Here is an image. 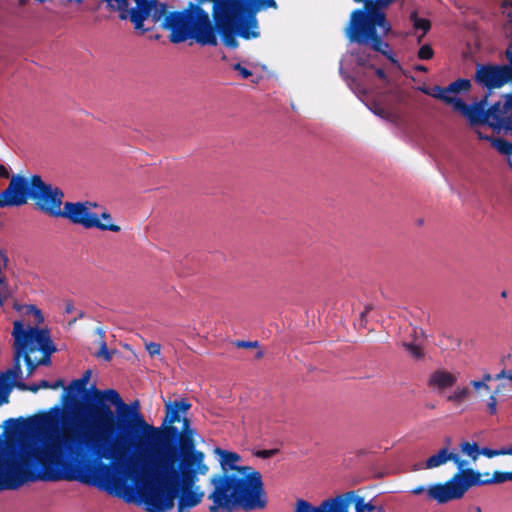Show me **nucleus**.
<instances>
[{
  "instance_id": "obj_8",
  "label": "nucleus",
  "mask_w": 512,
  "mask_h": 512,
  "mask_svg": "<svg viewBox=\"0 0 512 512\" xmlns=\"http://www.w3.org/2000/svg\"><path fill=\"white\" fill-rule=\"evenodd\" d=\"M487 97L469 104L465 119L479 139H490L488 130L495 133L512 135V92L501 98L489 108Z\"/></svg>"
},
{
  "instance_id": "obj_32",
  "label": "nucleus",
  "mask_w": 512,
  "mask_h": 512,
  "mask_svg": "<svg viewBox=\"0 0 512 512\" xmlns=\"http://www.w3.org/2000/svg\"><path fill=\"white\" fill-rule=\"evenodd\" d=\"M418 56L423 60L430 59L433 56V50L430 46L424 45L419 49Z\"/></svg>"
},
{
  "instance_id": "obj_44",
  "label": "nucleus",
  "mask_w": 512,
  "mask_h": 512,
  "mask_svg": "<svg viewBox=\"0 0 512 512\" xmlns=\"http://www.w3.org/2000/svg\"><path fill=\"white\" fill-rule=\"evenodd\" d=\"M424 491L427 493V488H425L423 486H419V487L414 488L411 492L414 495H419V494H421Z\"/></svg>"
},
{
  "instance_id": "obj_12",
  "label": "nucleus",
  "mask_w": 512,
  "mask_h": 512,
  "mask_svg": "<svg viewBox=\"0 0 512 512\" xmlns=\"http://www.w3.org/2000/svg\"><path fill=\"white\" fill-rule=\"evenodd\" d=\"M470 489L465 470L455 474L444 483H435L427 487V496L437 503H447L461 499Z\"/></svg>"
},
{
  "instance_id": "obj_51",
  "label": "nucleus",
  "mask_w": 512,
  "mask_h": 512,
  "mask_svg": "<svg viewBox=\"0 0 512 512\" xmlns=\"http://www.w3.org/2000/svg\"><path fill=\"white\" fill-rule=\"evenodd\" d=\"M505 30H507V28H506V27H505ZM505 34H506L507 36H510V34L508 33V31H505Z\"/></svg>"
},
{
  "instance_id": "obj_22",
  "label": "nucleus",
  "mask_w": 512,
  "mask_h": 512,
  "mask_svg": "<svg viewBox=\"0 0 512 512\" xmlns=\"http://www.w3.org/2000/svg\"><path fill=\"white\" fill-rule=\"evenodd\" d=\"M472 398V391L470 384L469 385H462L457 386L455 389H453L446 397L447 401L455 404L460 405L469 399Z\"/></svg>"
},
{
  "instance_id": "obj_39",
  "label": "nucleus",
  "mask_w": 512,
  "mask_h": 512,
  "mask_svg": "<svg viewBox=\"0 0 512 512\" xmlns=\"http://www.w3.org/2000/svg\"><path fill=\"white\" fill-rule=\"evenodd\" d=\"M502 456H512V444H508L505 446L500 447Z\"/></svg>"
},
{
  "instance_id": "obj_40",
  "label": "nucleus",
  "mask_w": 512,
  "mask_h": 512,
  "mask_svg": "<svg viewBox=\"0 0 512 512\" xmlns=\"http://www.w3.org/2000/svg\"><path fill=\"white\" fill-rule=\"evenodd\" d=\"M183 427H184V431H183L182 437L188 438L190 435L193 434V432L188 429V424H187L186 419L183 420Z\"/></svg>"
},
{
  "instance_id": "obj_26",
  "label": "nucleus",
  "mask_w": 512,
  "mask_h": 512,
  "mask_svg": "<svg viewBox=\"0 0 512 512\" xmlns=\"http://www.w3.org/2000/svg\"><path fill=\"white\" fill-rule=\"evenodd\" d=\"M85 387H86V382L84 380H76V381L72 382L66 391V393H67L66 397L70 398V397H77V396L81 395L84 392Z\"/></svg>"
},
{
  "instance_id": "obj_30",
  "label": "nucleus",
  "mask_w": 512,
  "mask_h": 512,
  "mask_svg": "<svg viewBox=\"0 0 512 512\" xmlns=\"http://www.w3.org/2000/svg\"><path fill=\"white\" fill-rule=\"evenodd\" d=\"M95 355L106 361L112 358V352L108 350L106 344L102 341V336H100L99 349L95 351Z\"/></svg>"
},
{
  "instance_id": "obj_33",
  "label": "nucleus",
  "mask_w": 512,
  "mask_h": 512,
  "mask_svg": "<svg viewBox=\"0 0 512 512\" xmlns=\"http://www.w3.org/2000/svg\"><path fill=\"white\" fill-rule=\"evenodd\" d=\"M500 452H502L501 448H498V449L483 448L480 451V454H482L483 456H485L487 458H494L497 456H502V453H500Z\"/></svg>"
},
{
  "instance_id": "obj_50",
  "label": "nucleus",
  "mask_w": 512,
  "mask_h": 512,
  "mask_svg": "<svg viewBox=\"0 0 512 512\" xmlns=\"http://www.w3.org/2000/svg\"><path fill=\"white\" fill-rule=\"evenodd\" d=\"M27 2V0H20V4L24 5Z\"/></svg>"
},
{
  "instance_id": "obj_48",
  "label": "nucleus",
  "mask_w": 512,
  "mask_h": 512,
  "mask_svg": "<svg viewBox=\"0 0 512 512\" xmlns=\"http://www.w3.org/2000/svg\"><path fill=\"white\" fill-rule=\"evenodd\" d=\"M38 388L39 387H33V388H30V390L33 391V392H37Z\"/></svg>"
},
{
  "instance_id": "obj_47",
  "label": "nucleus",
  "mask_w": 512,
  "mask_h": 512,
  "mask_svg": "<svg viewBox=\"0 0 512 512\" xmlns=\"http://www.w3.org/2000/svg\"><path fill=\"white\" fill-rule=\"evenodd\" d=\"M40 387H42V388H47V387H48V384H47L45 381H43Z\"/></svg>"
},
{
  "instance_id": "obj_23",
  "label": "nucleus",
  "mask_w": 512,
  "mask_h": 512,
  "mask_svg": "<svg viewBox=\"0 0 512 512\" xmlns=\"http://www.w3.org/2000/svg\"><path fill=\"white\" fill-rule=\"evenodd\" d=\"M467 480L469 483V487H474L478 485H491L493 484V473L485 472L480 473L473 469L465 470Z\"/></svg>"
},
{
  "instance_id": "obj_38",
  "label": "nucleus",
  "mask_w": 512,
  "mask_h": 512,
  "mask_svg": "<svg viewBox=\"0 0 512 512\" xmlns=\"http://www.w3.org/2000/svg\"><path fill=\"white\" fill-rule=\"evenodd\" d=\"M257 345H258L257 342L240 341V342L237 343V347L247 348V349L255 348V347H257Z\"/></svg>"
},
{
  "instance_id": "obj_36",
  "label": "nucleus",
  "mask_w": 512,
  "mask_h": 512,
  "mask_svg": "<svg viewBox=\"0 0 512 512\" xmlns=\"http://www.w3.org/2000/svg\"><path fill=\"white\" fill-rule=\"evenodd\" d=\"M356 61L359 65L362 66H372V64L370 63L372 61L370 55H357Z\"/></svg>"
},
{
  "instance_id": "obj_46",
  "label": "nucleus",
  "mask_w": 512,
  "mask_h": 512,
  "mask_svg": "<svg viewBox=\"0 0 512 512\" xmlns=\"http://www.w3.org/2000/svg\"><path fill=\"white\" fill-rule=\"evenodd\" d=\"M375 113H377L381 117H386V114L384 112H382V111H375Z\"/></svg>"
},
{
  "instance_id": "obj_2",
  "label": "nucleus",
  "mask_w": 512,
  "mask_h": 512,
  "mask_svg": "<svg viewBox=\"0 0 512 512\" xmlns=\"http://www.w3.org/2000/svg\"><path fill=\"white\" fill-rule=\"evenodd\" d=\"M36 421L41 431L22 435L0 449V489L16 474L41 472L46 477L85 453L89 444L78 431L48 430L52 423L50 415Z\"/></svg>"
},
{
  "instance_id": "obj_41",
  "label": "nucleus",
  "mask_w": 512,
  "mask_h": 512,
  "mask_svg": "<svg viewBox=\"0 0 512 512\" xmlns=\"http://www.w3.org/2000/svg\"><path fill=\"white\" fill-rule=\"evenodd\" d=\"M105 397L107 399H109L110 401L112 402H116L118 400V394L114 391H108L106 394H105Z\"/></svg>"
},
{
  "instance_id": "obj_9",
  "label": "nucleus",
  "mask_w": 512,
  "mask_h": 512,
  "mask_svg": "<svg viewBox=\"0 0 512 512\" xmlns=\"http://www.w3.org/2000/svg\"><path fill=\"white\" fill-rule=\"evenodd\" d=\"M490 374H485L480 379H474L470 382L472 398L485 403L487 413L493 415L497 412L496 395L502 392L505 387H512V370H503L496 375L495 380L499 383L492 389L489 383L492 381Z\"/></svg>"
},
{
  "instance_id": "obj_1",
  "label": "nucleus",
  "mask_w": 512,
  "mask_h": 512,
  "mask_svg": "<svg viewBox=\"0 0 512 512\" xmlns=\"http://www.w3.org/2000/svg\"><path fill=\"white\" fill-rule=\"evenodd\" d=\"M87 424L98 437L95 448L99 457L142 470L152 478L134 489L128 486L126 475L107 471L100 476L99 485L110 494L142 505L148 512H168L175 500L183 512L204 498L198 483L210 467L205 454L193 444L177 447L140 416L125 421L105 404L89 408Z\"/></svg>"
},
{
  "instance_id": "obj_27",
  "label": "nucleus",
  "mask_w": 512,
  "mask_h": 512,
  "mask_svg": "<svg viewBox=\"0 0 512 512\" xmlns=\"http://www.w3.org/2000/svg\"><path fill=\"white\" fill-rule=\"evenodd\" d=\"M461 451L471 457L473 460H476L480 454L478 446L474 443L465 442L461 444Z\"/></svg>"
},
{
  "instance_id": "obj_17",
  "label": "nucleus",
  "mask_w": 512,
  "mask_h": 512,
  "mask_svg": "<svg viewBox=\"0 0 512 512\" xmlns=\"http://www.w3.org/2000/svg\"><path fill=\"white\" fill-rule=\"evenodd\" d=\"M449 461H453L458 466H462L459 460V456L456 453L450 451L449 448L443 447L435 453L431 454L426 460L414 463L411 466V470L414 472L432 470L445 465Z\"/></svg>"
},
{
  "instance_id": "obj_42",
  "label": "nucleus",
  "mask_w": 512,
  "mask_h": 512,
  "mask_svg": "<svg viewBox=\"0 0 512 512\" xmlns=\"http://www.w3.org/2000/svg\"><path fill=\"white\" fill-rule=\"evenodd\" d=\"M0 177H2V178H8L9 177V170L4 165H0Z\"/></svg>"
},
{
  "instance_id": "obj_3",
  "label": "nucleus",
  "mask_w": 512,
  "mask_h": 512,
  "mask_svg": "<svg viewBox=\"0 0 512 512\" xmlns=\"http://www.w3.org/2000/svg\"><path fill=\"white\" fill-rule=\"evenodd\" d=\"M221 466V474L214 475L211 483L214 491L211 512L232 511L237 507L260 509L265 507L267 499L263 491L261 474L250 466H242L238 454L220 448L214 450Z\"/></svg>"
},
{
  "instance_id": "obj_21",
  "label": "nucleus",
  "mask_w": 512,
  "mask_h": 512,
  "mask_svg": "<svg viewBox=\"0 0 512 512\" xmlns=\"http://www.w3.org/2000/svg\"><path fill=\"white\" fill-rule=\"evenodd\" d=\"M166 416L164 423L171 426L176 422L181 421L182 416L190 408V404L184 400L165 401Z\"/></svg>"
},
{
  "instance_id": "obj_15",
  "label": "nucleus",
  "mask_w": 512,
  "mask_h": 512,
  "mask_svg": "<svg viewBox=\"0 0 512 512\" xmlns=\"http://www.w3.org/2000/svg\"><path fill=\"white\" fill-rule=\"evenodd\" d=\"M33 200L41 210L50 215L62 216L64 212L63 193L56 187L46 185L41 179L36 186Z\"/></svg>"
},
{
  "instance_id": "obj_16",
  "label": "nucleus",
  "mask_w": 512,
  "mask_h": 512,
  "mask_svg": "<svg viewBox=\"0 0 512 512\" xmlns=\"http://www.w3.org/2000/svg\"><path fill=\"white\" fill-rule=\"evenodd\" d=\"M99 205L95 202H66L64 204V212L62 217L69 219L71 222L81 225L87 229H91L95 211Z\"/></svg>"
},
{
  "instance_id": "obj_10",
  "label": "nucleus",
  "mask_w": 512,
  "mask_h": 512,
  "mask_svg": "<svg viewBox=\"0 0 512 512\" xmlns=\"http://www.w3.org/2000/svg\"><path fill=\"white\" fill-rule=\"evenodd\" d=\"M40 183L38 176H13L8 188L0 194V206H18L34 198L36 186Z\"/></svg>"
},
{
  "instance_id": "obj_34",
  "label": "nucleus",
  "mask_w": 512,
  "mask_h": 512,
  "mask_svg": "<svg viewBox=\"0 0 512 512\" xmlns=\"http://www.w3.org/2000/svg\"><path fill=\"white\" fill-rule=\"evenodd\" d=\"M145 347L151 356L160 354L161 346L158 343H154V342L146 343Z\"/></svg>"
},
{
  "instance_id": "obj_25",
  "label": "nucleus",
  "mask_w": 512,
  "mask_h": 512,
  "mask_svg": "<svg viewBox=\"0 0 512 512\" xmlns=\"http://www.w3.org/2000/svg\"><path fill=\"white\" fill-rule=\"evenodd\" d=\"M412 21L415 29V34L420 40L430 29V23L426 19L418 18L416 15L412 16Z\"/></svg>"
},
{
  "instance_id": "obj_7",
  "label": "nucleus",
  "mask_w": 512,
  "mask_h": 512,
  "mask_svg": "<svg viewBox=\"0 0 512 512\" xmlns=\"http://www.w3.org/2000/svg\"><path fill=\"white\" fill-rule=\"evenodd\" d=\"M364 2V10H355L351 14L350 22L346 28L347 37L361 45L371 47L373 50L386 54L387 44L382 41L390 31V25L385 20L381 9L392 0H354Z\"/></svg>"
},
{
  "instance_id": "obj_5",
  "label": "nucleus",
  "mask_w": 512,
  "mask_h": 512,
  "mask_svg": "<svg viewBox=\"0 0 512 512\" xmlns=\"http://www.w3.org/2000/svg\"><path fill=\"white\" fill-rule=\"evenodd\" d=\"M276 8L274 0H226L216 2L214 18L216 27L226 46L236 47L235 33L245 39L259 35L255 14L267 8Z\"/></svg>"
},
{
  "instance_id": "obj_37",
  "label": "nucleus",
  "mask_w": 512,
  "mask_h": 512,
  "mask_svg": "<svg viewBox=\"0 0 512 512\" xmlns=\"http://www.w3.org/2000/svg\"><path fill=\"white\" fill-rule=\"evenodd\" d=\"M234 69H235L236 71H238V72H239V74H240L243 78H248V77H250V76L252 75V73H251L248 69H246L245 67L241 66L240 64H236V65L234 66Z\"/></svg>"
},
{
  "instance_id": "obj_28",
  "label": "nucleus",
  "mask_w": 512,
  "mask_h": 512,
  "mask_svg": "<svg viewBox=\"0 0 512 512\" xmlns=\"http://www.w3.org/2000/svg\"><path fill=\"white\" fill-rule=\"evenodd\" d=\"M505 482H512V470L510 472H493V484H502Z\"/></svg>"
},
{
  "instance_id": "obj_13",
  "label": "nucleus",
  "mask_w": 512,
  "mask_h": 512,
  "mask_svg": "<svg viewBox=\"0 0 512 512\" xmlns=\"http://www.w3.org/2000/svg\"><path fill=\"white\" fill-rule=\"evenodd\" d=\"M471 82L467 79H458L448 87L433 86L424 92L434 98L440 99L450 105L453 110L465 118L469 104L464 102L458 95L469 91Z\"/></svg>"
},
{
  "instance_id": "obj_18",
  "label": "nucleus",
  "mask_w": 512,
  "mask_h": 512,
  "mask_svg": "<svg viewBox=\"0 0 512 512\" xmlns=\"http://www.w3.org/2000/svg\"><path fill=\"white\" fill-rule=\"evenodd\" d=\"M291 512H348L341 509L335 499H326L314 504L306 499L297 498Z\"/></svg>"
},
{
  "instance_id": "obj_6",
  "label": "nucleus",
  "mask_w": 512,
  "mask_h": 512,
  "mask_svg": "<svg viewBox=\"0 0 512 512\" xmlns=\"http://www.w3.org/2000/svg\"><path fill=\"white\" fill-rule=\"evenodd\" d=\"M152 21L170 32V40L174 43L193 39L201 44H216L214 28L208 14L198 6H191L183 12H170L159 3L153 10Z\"/></svg>"
},
{
  "instance_id": "obj_49",
  "label": "nucleus",
  "mask_w": 512,
  "mask_h": 512,
  "mask_svg": "<svg viewBox=\"0 0 512 512\" xmlns=\"http://www.w3.org/2000/svg\"><path fill=\"white\" fill-rule=\"evenodd\" d=\"M419 70H422V71H426V68L425 67H422V66H419L418 67Z\"/></svg>"
},
{
  "instance_id": "obj_20",
  "label": "nucleus",
  "mask_w": 512,
  "mask_h": 512,
  "mask_svg": "<svg viewBox=\"0 0 512 512\" xmlns=\"http://www.w3.org/2000/svg\"><path fill=\"white\" fill-rule=\"evenodd\" d=\"M457 380L458 374L456 372L441 368L431 374L429 384L433 389L443 392L452 388Z\"/></svg>"
},
{
  "instance_id": "obj_19",
  "label": "nucleus",
  "mask_w": 512,
  "mask_h": 512,
  "mask_svg": "<svg viewBox=\"0 0 512 512\" xmlns=\"http://www.w3.org/2000/svg\"><path fill=\"white\" fill-rule=\"evenodd\" d=\"M98 229L103 232L119 233L122 230L121 225L112 217V215L105 209L95 211L94 219L91 224V229Z\"/></svg>"
},
{
  "instance_id": "obj_24",
  "label": "nucleus",
  "mask_w": 512,
  "mask_h": 512,
  "mask_svg": "<svg viewBox=\"0 0 512 512\" xmlns=\"http://www.w3.org/2000/svg\"><path fill=\"white\" fill-rule=\"evenodd\" d=\"M494 132L491 131L490 134H493ZM486 141H490L491 145L500 153L505 155H512V144L504 139L501 138H495L493 135H491L490 139H485Z\"/></svg>"
},
{
  "instance_id": "obj_29",
  "label": "nucleus",
  "mask_w": 512,
  "mask_h": 512,
  "mask_svg": "<svg viewBox=\"0 0 512 512\" xmlns=\"http://www.w3.org/2000/svg\"><path fill=\"white\" fill-rule=\"evenodd\" d=\"M403 347L409 352V354L414 358H420L422 357L423 353L419 345L408 343L407 341H402Z\"/></svg>"
},
{
  "instance_id": "obj_31",
  "label": "nucleus",
  "mask_w": 512,
  "mask_h": 512,
  "mask_svg": "<svg viewBox=\"0 0 512 512\" xmlns=\"http://www.w3.org/2000/svg\"><path fill=\"white\" fill-rule=\"evenodd\" d=\"M374 506L371 503L365 502L363 499H359L355 503V512H372Z\"/></svg>"
},
{
  "instance_id": "obj_45",
  "label": "nucleus",
  "mask_w": 512,
  "mask_h": 512,
  "mask_svg": "<svg viewBox=\"0 0 512 512\" xmlns=\"http://www.w3.org/2000/svg\"><path fill=\"white\" fill-rule=\"evenodd\" d=\"M376 72H377L379 77H383L384 76V73H383L382 70L378 69Z\"/></svg>"
},
{
  "instance_id": "obj_4",
  "label": "nucleus",
  "mask_w": 512,
  "mask_h": 512,
  "mask_svg": "<svg viewBox=\"0 0 512 512\" xmlns=\"http://www.w3.org/2000/svg\"><path fill=\"white\" fill-rule=\"evenodd\" d=\"M21 315L27 320L14 323L13 336L17 365L0 377V405L7 402L9 388L18 385L19 379L32 375L35 367L44 363L49 355V338L44 329L36 324L42 321V314L35 306L21 308Z\"/></svg>"
},
{
  "instance_id": "obj_14",
  "label": "nucleus",
  "mask_w": 512,
  "mask_h": 512,
  "mask_svg": "<svg viewBox=\"0 0 512 512\" xmlns=\"http://www.w3.org/2000/svg\"><path fill=\"white\" fill-rule=\"evenodd\" d=\"M511 66H483L476 72L477 81L489 89H498L512 81V43L506 50Z\"/></svg>"
},
{
  "instance_id": "obj_11",
  "label": "nucleus",
  "mask_w": 512,
  "mask_h": 512,
  "mask_svg": "<svg viewBox=\"0 0 512 512\" xmlns=\"http://www.w3.org/2000/svg\"><path fill=\"white\" fill-rule=\"evenodd\" d=\"M109 6L120 12L123 19H129L136 29L143 26V22L153 18L154 8L158 2L147 0H106Z\"/></svg>"
},
{
  "instance_id": "obj_43",
  "label": "nucleus",
  "mask_w": 512,
  "mask_h": 512,
  "mask_svg": "<svg viewBox=\"0 0 512 512\" xmlns=\"http://www.w3.org/2000/svg\"><path fill=\"white\" fill-rule=\"evenodd\" d=\"M64 305L66 313H71L74 310V304L71 301H66Z\"/></svg>"
},
{
  "instance_id": "obj_35",
  "label": "nucleus",
  "mask_w": 512,
  "mask_h": 512,
  "mask_svg": "<svg viewBox=\"0 0 512 512\" xmlns=\"http://www.w3.org/2000/svg\"><path fill=\"white\" fill-rule=\"evenodd\" d=\"M502 13L508 17L511 18L512 21V0H505L502 3Z\"/></svg>"
}]
</instances>
